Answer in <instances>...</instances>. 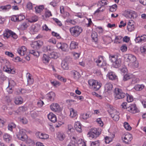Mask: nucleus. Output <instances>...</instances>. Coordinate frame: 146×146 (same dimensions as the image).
<instances>
[{
    "mask_svg": "<svg viewBox=\"0 0 146 146\" xmlns=\"http://www.w3.org/2000/svg\"><path fill=\"white\" fill-rule=\"evenodd\" d=\"M88 84L89 88L94 91L98 90L102 85L100 82L92 79L88 80Z\"/></svg>",
    "mask_w": 146,
    "mask_h": 146,
    "instance_id": "nucleus-1",
    "label": "nucleus"
},
{
    "mask_svg": "<svg viewBox=\"0 0 146 146\" xmlns=\"http://www.w3.org/2000/svg\"><path fill=\"white\" fill-rule=\"evenodd\" d=\"M35 11L36 13H40L44 9L43 5H40L35 7Z\"/></svg>",
    "mask_w": 146,
    "mask_h": 146,
    "instance_id": "nucleus-44",
    "label": "nucleus"
},
{
    "mask_svg": "<svg viewBox=\"0 0 146 146\" xmlns=\"http://www.w3.org/2000/svg\"><path fill=\"white\" fill-rule=\"evenodd\" d=\"M3 70L4 71L9 73H11L13 74L15 73L14 70L11 67L10 65L9 64L8 65L6 64L4 66Z\"/></svg>",
    "mask_w": 146,
    "mask_h": 146,
    "instance_id": "nucleus-20",
    "label": "nucleus"
},
{
    "mask_svg": "<svg viewBox=\"0 0 146 146\" xmlns=\"http://www.w3.org/2000/svg\"><path fill=\"white\" fill-rule=\"evenodd\" d=\"M105 9V7L104 6H101L99 8H98L96 11L94 12V14L96 13H100L103 12Z\"/></svg>",
    "mask_w": 146,
    "mask_h": 146,
    "instance_id": "nucleus-46",
    "label": "nucleus"
},
{
    "mask_svg": "<svg viewBox=\"0 0 146 146\" xmlns=\"http://www.w3.org/2000/svg\"><path fill=\"white\" fill-rule=\"evenodd\" d=\"M123 125L125 129L127 130L130 131L131 129V127L127 122H125L124 123Z\"/></svg>",
    "mask_w": 146,
    "mask_h": 146,
    "instance_id": "nucleus-54",
    "label": "nucleus"
},
{
    "mask_svg": "<svg viewBox=\"0 0 146 146\" xmlns=\"http://www.w3.org/2000/svg\"><path fill=\"white\" fill-rule=\"evenodd\" d=\"M74 127L76 130L78 132L80 133L82 132L81 124L79 121H78L75 123Z\"/></svg>",
    "mask_w": 146,
    "mask_h": 146,
    "instance_id": "nucleus-27",
    "label": "nucleus"
},
{
    "mask_svg": "<svg viewBox=\"0 0 146 146\" xmlns=\"http://www.w3.org/2000/svg\"><path fill=\"white\" fill-rule=\"evenodd\" d=\"M128 64L129 66L134 69L137 68L139 66V63L137 59L133 62L129 63Z\"/></svg>",
    "mask_w": 146,
    "mask_h": 146,
    "instance_id": "nucleus-24",
    "label": "nucleus"
},
{
    "mask_svg": "<svg viewBox=\"0 0 146 146\" xmlns=\"http://www.w3.org/2000/svg\"><path fill=\"white\" fill-rule=\"evenodd\" d=\"M133 139L132 135L129 133H127L123 135L122 137L123 141L126 144H129L130 143Z\"/></svg>",
    "mask_w": 146,
    "mask_h": 146,
    "instance_id": "nucleus-6",
    "label": "nucleus"
},
{
    "mask_svg": "<svg viewBox=\"0 0 146 146\" xmlns=\"http://www.w3.org/2000/svg\"><path fill=\"white\" fill-rule=\"evenodd\" d=\"M50 58L49 56L45 54H44L42 58V60L43 62L45 64H48Z\"/></svg>",
    "mask_w": 146,
    "mask_h": 146,
    "instance_id": "nucleus-39",
    "label": "nucleus"
},
{
    "mask_svg": "<svg viewBox=\"0 0 146 146\" xmlns=\"http://www.w3.org/2000/svg\"><path fill=\"white\" fill-rule=\"evenodd\" d=\"M127 101L129 102H132L133 100V96L129 94H127Z\"/></svg>",
    "mask_w": 146,
    "mask_h": 146,
    "instance_id": "nucleus-60",
    "label": "nucleus"
},
{
    "mask_svg": "<svg viewBox=\"0 0 146 146\" xmlns=\"http://www.w3.org/2000/svg\"><path fill=\"white\" fill-rule=\"evenodd\" d=\"M48 118L51 122L54 123L57 120L55 115L52 113H50L47 115Z\"/></svg>",
    "mask_w": 146,
    "mask_h": 146,
    "instance_id": "nucleus-25",
    "label": "nucleus"
},
{
    "mask_svg": "<svg viewBox=\"0 0 146 146\" xmlns=\"http://www.w3.org/2000/svg\"><path fill=\"white\" fill-rule=\"evenodd\" d=\"M75 141L76 143H77L78 146H86V142L82 139L78 138L77 141L76 139Z\"/></svg>",
    "mask_w": 146,
    "mask_h": 146,
    "instance_id": "nucleus-33",
    "label": "nucleus"
},
{
    "mask_svg": "<svg viewBox=\"0 0 146 146\" xmlns=\"http://www.w3.org/2000/svg\"><path fill=\"white\" fill-rule=\"evenodd\" d=\"M51 83L52 86L55 87H57L60 84V83L56 80L51 81Z\"/></svg>",
    "mask_w": 146,
    "mask_h": 146,
    "instance_id": "nucleus-55",
    "label": "nucleus"
},
{
    "mask_svg": "<svg viewBox=\"0 0 146 146\" xmlns=\"http://www.w3.org/2000/svg\"><path fill=\"white\" fill-rule=\"evenodd\" d=\"M44 16L46 17H49L52 16L51 11L49 10L46 9L45 11Z\"/></svg>",
    "mask_w": 146,
    "mask_h": 146,
    "instance_id": "nucleus-58",
    "label": "nucleus"
},
{
    "mask_svg": "<svg viewBox=\"0 0 146 146\" xmlns=\"http://www.w3.org/2000/svg\"><path fill=\"white\" fill-rule=\"evenodd\" d=\"M36 135L37 137L41 139H46L49 138L48 135L40 132H36Z\"/></svg>",
    "mask_w": 146,
    "mask_h": 146,
    "instance_id": "nucleus-15",
    "label": "nucleus"
},
{
    "mask_svg": "<svg viewBox=\"0 0 146 146\" xmlns=\"http://www.w3.org/2000/svg\"><path fill=\"white\" fill-rule=\"evenodd\" d=\"M61 66L62 68L64 70H68L69 69L68 63L66 59L62 61Z\"/></svg>",
    "mask_w": 146,
    "mask_h": 146,
    "instance_id": "nucleus-28",
    "label": "nucleus"
},
{
    "mask_svg": "<svg viewBox=\"0 0 146 146\" xmlns=\"http://www.w3.org/2000/svg\"><path fill=\"white\" fill-rule=\"evenodd\" d=\"M113 86L110 82L107 83L105 85L104 91L106 92L109 93L112 90Z\"/></svg>",
    "mask_w": 146,
    "mask_h": 146,
    "instance_id": "nucleus-22",
    "label": "nucleus"
},
{
    "mask_svg": "<svg viewBox=\"0 0 146 146\" xmlns=\"http://www.w3.org/2000/svg\"><path fill=\"white\" fill-rule=\"evenodd\" d=\"M99 4L101 6H104L108 4L109 2L107 0H101L99 2Z\"/></svg>",
    "mask_w": 146,
    "mask_h": 146,
    "instance_id": "nucleus-57",
    "label": "nucleus"
},
{
    "mask_svg": "<svg viewBox=\"0 0 146 146\" xmlns=\"http://www.w3.org/2000/svg\"><path fill=\"white\" fill-rule=\"evenodd\" d=\"M50 109L53 111H57L60 110L59 105L57 103H52L50 106Z\"/></svg>",
    "mask_w": 146,
    "mask_h": 146,
    "instance_id": "nucleus-18",
    "label": "nucleus"
},
{
    "mask_svg": "<svg viewBox=\"0 0 146 146\" xmlns=\"http://www.w3.org/2000/svg\"><path fill=\"white\" fill-rule=\"evenodd\" d=\"M140 51L143 54H146V44L140 47Z\"/></svg>",
    "mask_w": 146,
    "mask_h": 146,
    "instance_id": "nucleus-50",
    "label": "nucleus"
},
{
    "mask_svg": "<svg viewBox=\"0 0 146 146\" xmlns=\"http://www.w3.org/2000/svg\"><path fill=\"white\" fill-rule=\"evenodd\" d=\"M3 138L4 141L7 143H9L11 140L12 137L9 133H5L3 135Z\"/></svg>",
    "mask_w": 146,
    "mask_h": 146,
    "instance_id": "nucleus-23",
    "label": "nucleus"
},
{
    "mask_svg": "<svg viewBox=\"0 0 146 146\" xmlns=\"http://www.w3.org/2000/svg\"><path fill=\"white\" fill-rule=\"evenodd\" d=\"M69 31L71 35L76 37L80 35L83 31V29L77 25L70 28Z\"/></svg>",
    "mask_w": 146,
    "mask_h": 146,
    "instance_id": "nucleus-3",
    "label": "nucleus"
},
{
    "mask_svg": "<svg viewBox=\"0 0 146 146\" xmlns=\"http://www.w3.org/2000/svg\"><path fill=\"white\" fill-rule=\"evenodd\" d=\"M96 29V31L99 34L102 33L103 32V29L101 27H97Z\"/></svg>",
    "mask_w": 146,
    "mask_h": 146,
    "instance_id": "nucleus-63",
    "label": "nucleus"
},
{
    "mask_svg": "<svg viewBox=\"0 0 146 146\" xmlns=\"http://www.w3.org/2000/svg\"><path fill=\"white\" fill-rule=\"evenodd\" d=\"M15 125L13 123H11L9 124L8 126L9 130L12 131L13 129L15 127Z\"/></svg>",
    "mask_w": 146,
    "mask_h": 146,
    "instance_id": "nucleus-52",
    "label": "nucleus"
},
{
    "mask_svg": "<svg viewBox=\"0 0 146 146\" xmlns=\"http://www.w3.org/2000/svg\"><path fill=\"white\" fill-rule=\"evenodd\" d=\"M39 27L38 25H33L30 28V33L33 34H35L39 31Z\"/></svg>",
    "mask_w": 146,
    "mask_h": 146,
    "instance_id": "nucleus-16",
    "label": "nucleus"
},
{
    "mask_svg": "<svg viewBox=\"0 0 146 146\" xmlns=\"http://www.w3.org/2000/svg\"><path fill=\"white\" fill-rule=\"evenodd\" d=\"M111 117L115 121H118L119 119V113L116 110L113 109L112 110V111H111Z\"/></svg>",
    "mask_w": 146,
    "mask_h": 146,
    "instance_id": "nucleus-14",
    "label": "nucleus"
},
{
    "mask_svg": "<svg viewBox=\"0 0 146 146\" xmlns=\"http://www.w3.org/2000/svg\"><path fill=\"white\" fill-rule=\"evenodd\" d=\"M123 15L127 18H136L137 16V13L131 9L125 10L123 12Z\"/></svg>",
    "mask_w": 146,
    "mask_h": 146,
    "instance_id": "nucleus-4",
    "label": "nucleus"
},
{
    "mask_svg": "<svg viewBox=\"0 0 146 146\" xmlns=\"http://www.w3.org/2000/svg\"><path fill=\"white\" fill-rule=\"evenodd\" d=\"M100 142L99 140L90 141V146H99Z\"/></svg>",
    "mask_w": 146,
    "mask_h": 146,
    "instance_id": "nucleus-56",
    "label": "nucleus"
},
{
    "mask_svg": "<svg viewBox=\"0 0 146 146\" xmlns=\"http://www.w3.org/2000/svg\"><path fill=\"white\" fill-rule=\"evenodd\" d=\"M23 102V99L21 97L17 96L14 98V102L15 104L18 105L21 104Z\"/></svg>",
    "mask_w": 146,
    "mask_h": 146,
    "instance_id": "nucleus-31",
    "label": "nucleus"
},
{
    "mask_svg": "<svg viewBox=\"0 0 146 146\" xmlns=\"http://www.w3.org/2000/svg\"><path fill=\"white\" fill-rule=\"evenodd\" d=\"M11 7V5H9L1 6L0 7V11L6 12L8 11Z\"/></svg>",
    "mask_w": 146,
    "mask_h": 146,
    "instance_id": "nucleus-35",
    "label": "nucleus"
},
{
    "mask_svg": "<svg viewBox=\"0 0 146 146\" xmlns=\"http://www.w3.org/2000/svg\"><path fill=\"white\" fill-rule=\"evenodd\" d=\"M114 137V135H113L112 137H106L105 138V141L106 143H109L111 141H112L113 138Z\"/></svg>",
    "mask_w": 146,
    "mask_h": 146,
    "instance_id": "nucleus-47",
    "label": "nucleus"
},
{
    "mask_svg": "<svg viewBox=\"0 0 146 146\" xmlns=\"http://www.w3.org/2000/svg\"><path fill=\"white\" fill-rule=\"evenodd\" d=\"M135 40L136 43H142L146 41V35H145L141 36H137V34L136 35V38Z\"/></svg>",
    "mask_w": 146,
    "mask_h": 146,
    "instance_id": "nucleus-12",
    "label": "nucleus"
},
{
    "mask_svg": "<svg viewBox=\"0 0 146 146\" xmlns=\"http://www.w3.org/2000/svg\"><path fill=\"white\" fill-rule=\"evenodd\" d=\"M109 6L110 7L109 10L111 12H113L115 11L116 10L117 5L116 4L112 6Z\"/></svg>",
    "mask_w": 146,
    "mask_h": 146,
    "instance_id": "nucleus-59",
    "label": "nucleus"
},
{
    "mask_svg": "<svg viewBox=\"0 0 146 146\" xmlns=\"http://www.w3.org/2000/svg\"><path fill=\"white\" fill-rule=\"evenodd\" d=\"M70 117L71 118L75 117L77 115V111L72 108L70 109Z\"/></svg>",
    "mask_w": 146,
    "mask_h": 146,
    "instance_id": "nucleus-29",
    "label": "nucleus"
},
{
    "mask_svg": "<svg viewBox=\"0 0 146 146\" xmlns=\"http://www.w3.org/2000/svg\"><path fill=\"white\" fill-rule=\"evenodd\" d=\"M73 140L71 141L68 144V146H76V141L75 140H76V138L74 137H73Z\"/></svg>",
    "mask_w": 146,
    "mask_h": 146,
    "instance_id": "nucleus-62",
    "label": "nucleus"
},
{
    "mask_svg": "<svg viewBox=\"0 0 146 146\" xmlns=\"http://www.w3.org/2000/svg\"><path fill=\"white\" fill-rule=\"evenodd\" d=\"M29 26V24L28 22H24L20 26V29L22 30L26 29Z\"/></svg>",
    "mask_w": 146,
    "mask_h": 146,
    "instance_id": "nucleus-41",
    "label": "nucleus"
},
{
    "mask_svg": "<svg viewBox=\"0 0 146 146\" xmlns=\"http://www.w3.org/2000/svg\"><path fill=\"white\" fill-rule=\"evenodd\" d=\"M17 15V18L18 22L21 21L25 19V16L22 14Z\"/></svg>",
    "mask_w": 146,
    "mask_h": 146,
    "instance_id": "nucleus-64",
    "label": "nucleus"
},
{
    "mask_svg": "<svg viewBox=\"0 0 146 146\" xmlns=\"http://www.w3.org/2000/svg\"><path fill=\"white\" fill-rule=\"evenodd\" d=\"M109 59L112 63V65L113 67L117 68L120 66L121 60L120 58H118L117 55H110Z\"/></svg>",
    "mask_w": 146,
    "mask_h": 146,
    "instance_id": "nucleus-2",
    "label": "nucleus"
},
{
    "mask_svg": "<svg viewBox=\"0 0 146 146\" xmlns=\"http://www.w3.org/2000/svg\"><path fill=\"white\" fill-rule=\"evenodd\" d=\"M115 97L116 100L123 98L125 96V94L121 89L118 88H116L115 89Z\"/></svg>",
    "mask_w": 146,
    "mask_h": 146,
    "instance_id": "nucleus-5",
    "label": "nucleus"
},
{
    "mask_svg": "<svg viewBox=\"0 0 146 146\" xmlns=\"http://www.w3.org/2000/svg\"><path fill=\"white\" fill-rule=\"evenodd\" d=\"M127 109L128 111L133 113H135L139 111L135 104H131L127 108Z\"/></svg>",
    "mask_w": 146,
    "mask_h": 146,
    "instance_id": "nucleus-13",
    "label": "nucleus"
},
{
    "mask_svg": "<svg viewBox=\"0 0 146 146\" xmlns=\"http://www.w3.org/2000/svg\"><path fill=\"white\" fill-rule=\"evenodd\" d=\"M26 77L28 84L29 85L33 84L34 80L31 75L29 73H27L26 74Z\"/></svg>",
    "mask_w": 146,
    "mask_h": 146,
    "instance_id": "nucleus-32",
    "label": "nucleus"
},
{
    "mask_svg": "<svg viewBox=\"0 0 146 146\" xmlns=\"http://www.w3.org/2000/svg\"><path fill=\"white\" fill-rule=\"evenodd\" d=\"M56 46L62 51H66L67 49L68 46L66 43L59 42L57 44Z\"/></svg>",
    "mask_w": 146,
    "mask_h": 146,
    "instance_id": "nucleus-17",
    "label": "nucleus"
},
{
    "mask_svg": "<svg viewBox=\"0 0 146 146\" xmlns=\"http://www.w3.org/2000/svg\"><path fill=\"white\" fill-rule=\"evenodd\" d=\"M100 134V132L96 128H94L90 129L88 133V135L90 138L93 139L96 138Z\"/></svg>",
    "mask_w": 146,
    "mask_h": 146,
    "instance_id": "nucleus-8",
    "label": "nucleus"
},
{
    "mask_svg": "<svg viewBox=\"0 0 146 146\" xmlns=\"http://www.w3.org/2000/svg\"><path fill=\"white\" fill-rule=\"evenodd\" d=\"M54 76L56 78L61 81L66 82V79L64 78L60 75L56 74L54 75Z\"/></svg>",
    "mask_w": 146,
    "mask_h": 146,
    "instance_id": "nucleus-48",
    "label": "nucleus"
},
{
    "mask_svg": "<svg viewBox=\"0 0 146 146\" xmlns=\"http://www.w3.org/2000/svg\"><path fill=\"white\" fill-rule=\"evenodd\" d=\"M145 86L143 84H137L134 87V89L137 91H140L145 88Z\"/></svg>",
    "mask_w": 146,
    "mask_h": 146,
    "instance_id": "nucleus-37",
    "label": "nucleus"
},
{
    "mask_svg": "<svg viewBox=\"0 0 146 146\" xmlns=\"http://www.w3.org/2000/svg\"><path fill=\"white\" fill-rule=\"evenodd\" d=\"M26 130L24 129H21L19 130V132L17 134V138L19 139L25 141L27 138L26 135Z\"/></svg>",
    "mask_w": 146,
    "mask_h": 146,
    "instance_id": "nucleus-7",
    "label": "nucleus"
},
{
    "mask_svg": "<svg viewBox=\"0 0 146 146\" xmlns=\"http://www.w3.org/2000/svg\"><path fill=\"white\" fill-rule=\"evenodd\" d=\"M91 36L94 41L96 42L98 40V35L96 32L94 31L92 32L91 35Z\"/></svg>",
    "mask_w": 146,
    "mask_h": 146,
    "instance_id": "nucleus-42",
    "label": "nucleus"
},
{
    "mask_svg": "<svg viewBox=\"0 0 146 146\" xmlns=\"http://www.w3.org/2000/svg\"><path fill=\"white\" fill-rule=\"evenodd\" d=\"M57 135L58 138L60 141L63 140L65 137V134L62 132H58Z\"/></svg>",
    "mask_w": 146,
    "mask_h": 146,
    "instance_id": "nucleus-40",
    "label": "nucleus"
},
{
    "mask_svg": "<svg viewBox=\"0 0 146 146\" xmlns=\"http://www.w3.org/2000/svg\"><path fill=\"white\" fill-rule=\"evenodd\" d=\"M122 40V37L121 36H116L115 37L114 42L116 43H119L121 42Z\"/></svg>",
    "mask_w": 146,
    "mask_h": 146,
    "instance_id": "nucleus-49",
    "label": "nucleus"
},
{
    "mask_svg": "<svg viewBox=\"0 0 146 146\" xmlns=\"http://www.w3.org/2000/svg\"><path fill=\"white\" fill-rule=\"evenodd\" d=\"M43 44V42L41 40H37L32 42L31 44V47L34 49H38Z\"/></svg>",
    "mask_w": 146,
    "mask_h": 146,
    "instance_id": "nucleus-11",
    "label": "nucleus"
},
{
    "mask_svg": "<svg viewBox=\"0 0 146 146\" xmlns=\"http://www.w3.org/2000/svg\"><path fill=\"white\" fill-rule=\"evenodd\" d=\"M38 20V18L35 15H33L29 19V21L30 23L35 22Z\"/></svg>",
    "mask_w": 146,
    "mask_h": 146,
    "instance_id": "nucleus-45",
    "label": "nucleus"
},
{
    "mask_svg": "<svg viewBox=\"0 0 146 146\" xmlns=\"http://www.w3.org/2000/svg\"><path fill=\"white\" fill-rule=\"evenodd\" d=\"M55 94L53 92H50L48 93L46 95L47 98L51 101H53L55 98Z\"/></svg>",
    "mask_w": 146,
    "mask_h": 146,
    "instance_id": "nucleus-30",
    "label": "nucleus"
},
{
    "mask_svg": "<svg viewBox=\"0 0 146 146\" xmlns=\"http://www.w3.org/2000/svg\"><path fill=\"white\" fill-rule=\"evenodd\" d=\"M71 74L75 79H78L80 76L79 73L75 70L72 71L71 72Z\"/></svg>",
    "mask_w": 146,
    "mask_h": 146,
    "instance_id": "nucleus-38",
    "label": "nucleus"
},
{
    "mask_svg": "<svg viewBox=\"0 0 146 146\" xmlns=\"http://www.w3.org/2000/svg\"><path fill=\"white\" fill-rule=\"evenodd\" d=\"M11 33H12V31L11 30H8L4 33V36L7 38H8L11 36Z\"/></svg>",
    "mask_w": 146,
    "mask_h": 146,
    "instance_id": "nucleus-53",
    "label": "nucleus"
},
{
    "mask_svg": "<svg viewBox=\"0 0 146 146\" xmlns=\"http://www.w3.org/2000/svg\"><path fill=\"white\" fill-rule=\"evenodd\" d=\"M80 117L84 120H86L89 118V115L87 113H84L80 115Z\"/></svg>",
    "mask_w": 146,
    "mask_h": 146,
    "instance_id": "nucleus-61",
    "label": "nucleus"
},
{
    "mask_svg": "<svg viewBox=\"0 0 146 146\" xmlns=\"http://www.w3.org/2000/svg\"><path fill=\"white\" fill-rule=\"evenodd\" d=\"M107 76L110 79L112 80H115L117 78V76L113 72H109Z\"/></svg>",
    "mask_w": 146,
    "mask_h": 146,
    "instance_id": "nucleus-34",
    "label": "nucleus"
},
{
    "mask_svg": "<svg viewBox=\"0 0 146 146\" xmlns=\"http://www.w3.org/2000/svg\"><path fill=\"white\" fill-rule=\"evenodd\" d=\"M67 133L69 135H71L75 131L73 126L71 124H68L67 125Z\"/></svg>",
    "mask_w": 146,
    "mask_h": 146,
    "instance_id": "nucleus-26",
    "label": "nucleus"
},
{
    "mask_svg": "<svg viewBox=\"0 0 146 146\" xmlns=\"http://www.w3.org/2000/svg\"><path fill=\"white\" fill-rule=\"evenodd\" d=\"M134 24V22L132 20L129 21L127 26V29L129 31L132 32L134 31L135 29Z\"/></svg>",
    "mask_w": 146,
    "mask_h": 146,
    "instance_id": "nucleus-19",
    "label": "nucleus"
},
{
    "mask_svg": "<svg viewBox=\"0 0 146 146\" xmlns=\"http://www.w3.org/2000/svg\"><path fill=\"white\" fill-rule=\"evenodd\" d=\"M94 61L97 65L99 67H103L106 65V62L104 60L102 56H99L98 58L95 59Z\"/></svg>",
    "mask_w": 146,
    "mask_h": 146,
    "instance_id": "nucleus-9",
    "label": "nucleus"
},
{
    "mask_svg": "<svg viewBox=\"0 0 146 146\" xmlns=\"http://www.w3.org/2000/svg\"><path fill=\"white\" fill-rule=\"evenodd\" d=\"M124 57L125 61L129 63L133 62L137 59L135 56L131 54H126L124 55Z\"/></svg>",
    "mask_w": 146,
    "mask_h": 146,
    "instance_id": "nucleus-10",
    "label": "nucleus"
},
{
    "mask_svg": "<svg viewBox=\"0 0 146 146\" xmlns=\"http://www.w3.org/2000/svg\"><path fill=\"white\" fill-rule=\"evenodd\" d=\"M29 52L30 54H33L36 57H38L39 56V52L35 50H30Z\"/></svg>",
    "mask_w": 146,
    "mask_h": 146,
    "instance_id": "nucleus-51",
    "label": "nucleus"
},
{
    "mask_svg": "<svg viewBox=\"0 0 146 146\" xmlns=\"http://www.w3.org/2000/svg\"><path fill=\"white\" fill-rule=\"evenodd\" d=\"M49 58H50L54 59H56L58 57V54L54 52L49 53Z\"/></svg>",
    "mask_w": 146,
    "mask_h": 146,
    "instance_id": "nucleus-43",
    "label": "nucleus"
},
{
    "mask_svg": "<svg viewBox=\"0 0 146 146\" xmlns=\"http://www.w3.org/2000/svg\"><path fill=\"white\" fill-rule=\"evenodd\" d=\"M78 44L77 42L72 41L71 42L70 46V48L71 50L76 49L78 47Z\"/></svg>",
    "mask_w": 146,
    "mask_h": 146,
    "instance_id": "nucleus-36",
    "label": "nucleus"
},
{
    "mask_svg": "<svg viewBox=\"0 0 146 146\" xmlns=\"http://www.w3.org/2000/svg\"><path fill=\"white\" fill-rule=\"evenodd\" d=\"M17 51L20 55L23 56L26 53L27 48L25 46H23L19 47L17 50Z\"/></svg>",
    "mask_w": 146,
    "mask_h": 146,
    "instance_id": "nucleus-21",
    "label": "nucleus"
}]
</instances>
